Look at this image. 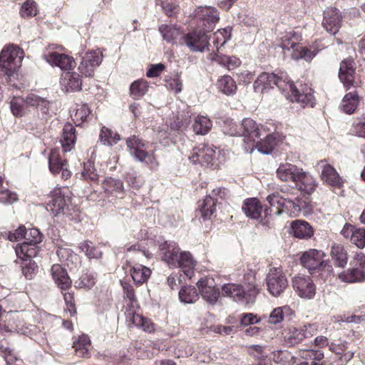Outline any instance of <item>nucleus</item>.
<instances>
[{
    "mask_svg": "<svg viewBox=\"0 0 365 365\" xmlns=\"http://www.w3.org/2000/svg\"><path fill=\"white\" fill-rule=\"evenodd\" d=\"M302 170L293 164H282L277 170V175L283 182H292L295 184Z\"/></svg>",
    "mask_w": 365,
    "mask_h": 365,
    "instance_id": "27",
    "label": "nucleus"
},
{
    "mask_svg": "<svg viewBox=\"0 0 365 365\" xmlns=\"http://www.w3.org/2000/svg\"><path fill=\"white\" fill-rule=\"evenodd\" d=\"M90 113L91 110L86 104L77 105L76 112L71 115V117L75 124L80 125L87 120Z\"/></svg>",
    "mask_w": 365,
    "mask_h": 365,
    "instance_id": "54",
    "label": "nucleus"
},
{
    "mask_svg": "<svg viewBox=\"0 0 365 365\" xmlns=\"http://www.w3.org/2000/svg\"><path fill=\"white\" fill-rule=\"evenodd\" d=\"M51 200L47 203L46 210L53 216L65 214L71 204V197L61 188H56L51 192Z\"/></svg>",
    "mask_w": 365,
    "mask_h": 365,
    "instance_id": "17",
    "label": "nucleus"
},
{
    "mask_svg": "<svg viewBox=\"0 0 365 365\" xmlns=\"http://www.w3.org/2000/svg\"><path fill=\"white\" fill-rule=\"evenodd\" d=\"M239 136L243 137V148L245 152L251 153L257 145V139H259L261 133L255 121L251 118H245L240 123Z\"/></svg>",
    "mask_w": 365,
    "mask_h": 365,
    "instance_id": "10",
    "label": "nucleus"
},
{
    "mask_svg": "<svg viewBox=\"0 0 365 365\" xmlns=\"http://www.w3.org/2000/svg\"><path fill=\"white\" fill-rule=\"evenodd\" d=\"M318 165L322 168L321 178L324 182L334 188L343 186V179L333 166L327 164L325 160H321Z\"/></svg>",
    "mask_w": 365,
    "mask_h": 365,
    "instance_id": "26",
    "label": "nucleus"
},
{
    "mask_svg": "<svg viewBox=\"0 0 365 365\" xmlns=\"http://www.w3.org/2000/svg\"><path fill=\"white\" fill-rule=\"evenodd\" d=\"M292 287L298 296L306 299H313L316 294V286L312 279L306 275H297L292 279Z\"/></svg>",
    "mask_w": 365,
    "mask_h": 365,
    "instance_id": "19",
    "label": "nucleus"
},
{
    "mask_svg": "<svg viewBox=\"0 0 365 365\" xmlns=\"http://www.w3.org/2000/svg\"><path fill=\"white\" fill-rule=\"evenodd\" d=\"M351 131L355 135L365 138V114L354 120Z\"/></svg>",
    "mask_w": 365,
    "mask_h": 365,
    "instance_id": "62",
    "label": "nucleus"
},
{
    "mask_svg": "<svg viewBox=\"0 0 365 365\" xmlns=\"http://www.w3.org/2000/svg\"><path fill=\"white\" fill-rule=\"evenodd\" d=\"M217 200L211 195H207L203 201L199 205V211L204 220L210 219L216 210Z\"/></svg>",
    "mask_w": 365,
    "mask_h": 365,
    "instance_id": "45",
    "label": "nucleus"
},
{
    "mask_svg": "<svg viewBox=\"0 0 365 365\" xmlns=\"http://www.w3.org/2000/svg\"><path fill=\"white\" fill-rule=\"evenodd\" d=\"M289 308L287 306L279 307L274 309L269 314L268 322L272 324H277L284 320V315L288 312Z\"/></svg>",
    "mask_w": 365,
    "mask_h": 365,
    "instance_id": "60",
    "label": "nucleus"
},
{
    "mask_svg": "<svg viewBox=\"0 0 365 365\" xmlns=\"http://www.w3.org/2000/svg\"><path fill=\"white\" fill-rule=\"evenodd\" d=\"M91 346V341L88 335L82 334L76 341H73V347L76 354L79 357L89 358L91 353L89 348Z\"/></svg>",
    "mask_w": 365,
    "mask_h": 365,
    "instance_id": "40",
    "label": "nucleus"
},
{
    "mask_svg": "<svg viewBox=\"0 0 365 365\" xmlns=\"http://www.w3.org/2000/svg\"><path fill=\"white\" fill-rule=\"evenodd\" d=\"M0 353L7 365H21L23 364L22 361L17 358L14 350L3 341L0 342Z\"/></svg>",
    "mask_w": 365,
    "mask_h": 365,
    "instance_id": "49",
    "label": "nucleus"
},
{
    "mask_svg": "<svg viewBox=\"0 0 365 365\" xmlns=\"http://www.w3.org/2000/svg\"><path fill=\"white\" fill-rule=\"evenodd\" d=\"M351 242L359 248L365 247V228H356L354 230Z\"/></svg>",
    "mask_w": 365,
    "mask_h": 365,
    "instance_id": "64",
    "label": "nucleus"
},
{
    "mask_svg": "<svg viewBox=\"0 0 365 365\" xmlns=\"http://www.w3.org/2000/svg\"><path fill=\"white\" fill-rule=\"evenodd\" d=\"M31 258L28 257L21 258L24 261L22 272L27 279H31L38 269L36 262L32 261Z\"/></svg>",
    "mask_w": 365,
    "mask_h": 365,
    "instance_id": "58",
    "label": "nucleus"
},
{
    "mask_svg": "<svg viewBox=\"0 0 365 365\" xmlns=\"http://www.w3.org/2000/svg\"><path fill=\"white\" fill-rule=\"evenodd\" d=\"M130 273L133 281L136 284H141L149 279L151 270L140 264H135L130 269Z\"/></svg>",
    "mask_w": 365,
    "mask_h": 365,
    "instance_id": "43",
    "label": "nucleus"
},
{
    "mask_svg": "<svg viewBox=\"0 0 365 365\" xmlns=\"http://www.w3.org/2000/svg\"><path fill=\"white\" fill-rule=\"evenodd\" d=\"M282 140V138H277L273 136L265 135L263 140H261L260 138L259 139H257V145L255 148H257L259 152L267 155L271 153L277 143Z\"/></svg>",
    "mask_w": 365,
    "mask_h": 365,
    "instance_id": "47",
    "label": "nucleus"
},
{
    "mask_svg": "<svg viewBox=\"0 0 365 365\" xmlns=\"http://www.w3.org/2000/svg\"><path fill=\"white\" fill-rule=\"evenodd\" d=\"M162 253V259L170 268H180L189 278L193 274L195 261L189 252L180 251L175 242L165 241L159 246Z\"/></svg>",
    "mask_w": 365,
    "mask_h": 365,
    "instance_id": "1",
    "label": "nucleus"
},
{
    "mask_svg": "<svg viewBox=\"0 0 365 365\" xmlns=\"http://www.w3.org/2000/svg\"><path fill=\"white\" fill-rule=\"evenodd\" d=\"M63 90L75 92L81 90L82 79L76 72H66L62 74L60 81Z\"/></svg>",
    "mask_w": 365,
    "mask_h": 365,
    "instance_id": "28",
    "label": "nucleus"
},
{
    "mask_svg": "<svg viewBox=\"0 0 365 365\" xmlns=\"http://www.w3.org/2000/svg\"><path fill=\"white\" fill-rule=\"evenodd\" d=\"M20 14L23 18H30L36 16L37 14L36 3L32 0L26 1L21 6Z\"/></svg>",
    "mask_w": 365,
    "mask_h": 365,
    "instance_id": "59",
    "label": "nucleus"
},
{
    "mask_svg": "<svg viewBox=\"0 0 365 365\" xmlns=\"http://www.w3.org/2000/svg\"><path fill=\"white\" fill-rule=\"evenodd\" d=\"M212 126V121L207 116L198 115L194 119L192 128L197 135H203L211 130Z\"/></svg>",
    "mask_w": 365,
    "mask_h": 365,
    "instance_id": "46",
    "label": "nucleus"
},
{
    "mask_svg": "<svg viewBox=\"0 0 365 365\" xmlns=\"http://www.w3.org/2000/svg\"><path fill=\"white\" fill-rule=\"evenodd\" d=\"M4 179L0 176V202L13 203L17 200V195L3 187Z\"/></svg>",
    "mask_w": 365,
    "mask_h": 365,
    "instance_id": "61",
    "label": "nucleus"
},
{
    "mask_svg": "<svg viewBox=\"0 0 365 365\" xmlns=\"http://www.w3.org/2000/svg\"><path fill=\"white\" fill-rule=\"evenodd\" d=\"M48 165L50 171L56 175L61 171L63 166L67 165L66 160L61 159L58 149H52L48 156Z\"/></svg>",
    "mask_w": 365,
    "mask_h": 365,
    "instance_id": "44",
    "label": "nucleus"
},
{
    "mask_svg": "<svg viewBox=\"0 0 365 365\" xmlns=\"http://www.w3.org/2000/svg\"><path fill=\"white\" fill-rule=\"evenodd\" d=\"M259 131L261 135H264V136L269 135L277 138H283L282 133L279 130V125L272 121H267L262 125Z\"/></svg>",
    "mask_w": 365,
    "mask_h": 365,
    "instance_id": "55",
    "label": "nucleus"
},
{
    "mask_svg": "<svg viewBox=\"0 0 365 365\" xmlns=\"http://www.w3.org/2000/svg\"><path fill=\"white\" fill-rule=\"evenodd\" d=\"M79 249L89 258H98L101 255V252L99 249L90 241H84L81 243Z\"/></svg>",
    "mask_w": 365,
    "mask_h": 365,
    "instance_id": "57",
    "label": "nucleus"
},
{
    "mask_svg": "<svg viewBox=\"0 0 365 365\" xmlns=\"http://www.w3.org/2000/svg\"><path fill=\"white\" fill-rule=\"evenodd\" d=\"M352 267L340 273L339 278L344 282L354 283L365 280V255L356 252L351 263Z\"/></svg>",
    "mask_w": 365,
    "mask_h": 365,
    "instance_id": "12",
    "label": "nucleus"
},
{
    "mask_svg": "<svg viewBox=\"0 0 365 365\" xmlns=\"http://www.w3.org/2000/svg\"><path fill=\"white\" fill-rule=\"evenodd\" d=\"M159 31L163 39L168 43L174 41L180 34V29L175 26L162 25L159 27Z\"/></svg>",
    "mask_w": 365,
    "mask_h": 365,
    "instance_id": "53",
    "label": "nucleus"
},
{
    "mask_svg": "<svg viewBox=\"0 0 365 365\" xmlns=\"http://www.w3.org/2000/svg\"><path fill=\"white\" fill-rule=\"evenodd\" d=\"M291 93L289 98L292 102L298 103L302 107H314L315 105V98L313 94V90L307 85H300V88H297L293 82L289 80L287 91Z\"/></svg>",
    "mask_w": 365,
    "mask_h": 365,
    "instance_id": "15",
    "label": "nucleus"
},
{
    "mask_svg": "<svg viewBox=\"0 0 365 365\" xmlns=\"http://www.w3.org/2000/svg\"><path fill=\"white\" fill-rule=\"evenodd\" d=\"M325 253L320 250L309 249L305 251L300 257L301 264L308 269L310 274H319L331 272L332 267L324 260Z\"/></svg>",
    "mask_w": 365,
    "mask_h": 365,
    "instance_id": "4",
    "label": "nucleus"
},
{
    "mask_svg": "<svg viewBox=\"0 0 365 365\" xmlns=\"http://www.w3.org/2000/svg\"><path fill=\"white\" fill-rule=\"evenodd\" d=\"M330 255L335 266L344 268L346 265L348 255L343 245L333 243L331 246Z\"/></svg>",
    "mask_w": 365,
    "mask_h": 365,
    "instance_id": "38",
    "label": "nucleus"
},
{
    "mask_svg": "<svg viewBox=\"0 0 365 365\" xmlns=\"http://www.w3.org/2000/svg\"><path fill=\"white\" fill-rule=\"evenodd\" d=\"M215 150L212 145L202 143L195 148L189 156L190 160L193 163H199L202 165H213Z\"/></svg>",
    "mask_w": 365,
    "mask_h": 365,
    "instance_id": "22",
    "label": "nucleus"
},
{
    "mask_svg": "<svg viewBox=\"0 0 365 365\" xmlns=\"http://www.w3.org/2000/svg\"><path fill=\"white\" fill-rule=\"evenodd\" d=\"M148 90V84L145 80L138 79L133 82L130 86V95L133 99L143 96Z\"/></svg>",
    "mask_w": 365,
    "mask_h": 365,
    "instance_id": "50",
    "label": "nucleus"
},
{
    "mask_svg": "<svg viewBox=\"0 0 365 365\" xmlns=\"http://www.w3.org/2000/svg\"><path fill=\"white\" fill-rule=\"evenodd\" d=\"M216 86L220 92L227 96L234 95L237 89L236 82L228 75H225L218 78Z\"/></svg>",
    "mask_w": 365,
    "mask_h": 365,
    "instance_id": "41",
    "label": "nucleus"
},
{
    "mask_svg": "<svg viewBox=\"0 0 365 365\" xmlns=\"http://www.w3.org/2000/svg\"><path fill=\"white\" fill-rule=\"evenodd\" d=\"M293 235L299 239H309L314 235L312 226L306 221L295 220L291 224Z\"/></svg>",
    "mask_w": 365,
    "mask_h": 365,
    "instance_id": "36",
    "label": "nucleus"
},
{
    "mask_svg": "<svg viewBox=\"0 0 365 365\" xmlns=\"http://www.w3.org/2000/svg\"><path fill=\"white\" fill-rule=\"evenodd\" d=\"M341 16L340 11L333 7H329L324 11L322 26L332 35H335L341 27Z\"/></svg>",
    "mask_w": 365,
    "mask_h": 365,
    "instance_id": "25",
    "label": "nucleus"
},
{
    "mask_svg": "<svg viewBox=\"0 0 365 365\" xmlns=\"http://www.w3.org/2000/svg\"><path fill=\"white\" fill-rule=\"evenodd\" d=\"M76 130L72 124L68 123L65 124L62 137L61 139V143L64 152H69L73 148L76 143Z\"/></svg>",
    "mask_w": 365,
    "mask_h": 365,
    "instance_id": "37",
    "label": "nucleus"
},
{
    "mask_svg": "<svg viewBox=\"0 0 365 365\" xmlns=\"http://www.w3.org/2000/svg\"><path fill=\"white\" fill-rule=\"evenodd\" d=\"M312 324L300 327H289L282 331L284 343L287 346H294L314 335Z\"/></svg>",
    "mask_w": 365,
    "mask_h": 365,
    "instance_id": "13",
    "label": "nucleus"
},
{
    "mask_svg": "<svg viewBox=\"0 0 365 365\" xmlns=\"http://www.w3.org/2000/svg\"><path fill=\"white\" fill-rule=\"evenodd\" d=\"M179 299L185 304H192L199 299L198 292L195 287L184 286L179 291Z\"/></svg>",
    "mask_w": 365,
    "mask_h": 365,
    "instance_id": "48",
    "label": "nucleus"
},
{
    "mask_svg": "<svg viewBox=\"0 0 365 365\" xmlns=\"http://www.w3.org/2000/svg\"><path fill=\"white\" fill-rule=\"evenodd\" d=\"M302 38L300 34L296 31H290L285 34L282 37L281 48L285 51H291V57L292 59L298 61L304 59L306 61H311L317 54L319 50L314 47L310 48L302 46L300 44Z\"/></svg>",
    "mask_w": 365,
    "mask_h": 365,
    "instance_id": "2",
    "label": "nucleus"
},
{
    "mask_svg": "<svg viewBox=\"0 0 365 365\" xmlns=\"http://www.w3.org/2000/svg\"><path fill=\"white\" fill-rule=\"evenodd\" d=\"M195 16L199 19L200 25L203 30L210 32L220 19V14L215 7L199 6L195 12Z\"/></svg>",
    "mask_w": 365,
    "mask_h": 365,
    "instance_id": "18",
    "label": "nucleus"
},
{
    "mask_svg": "<svg viewBox=\"0 0 365 365\" xmlns=\"http://www.w3.org/2000/svg\"><path fill=\"white\" fill-rule=\"evenodd\" d=\"M51 275L57 287L62 291L71 287V280L67 272L59 264H53L51 269Z\"/></svg>",
    "mask_w": 365,
    "mask_h": 365,
    "instance_id": "31",
    "label": "nucleus"
},
{
    "mask_svg": "<svg viewBox=\"0 0 365 365\" xmlns=\"http://www.w3.org/2000/svg\"><path fill=\"white\" fill-rule=\"evenodd\" d=\"M266 284L270 294L274 297H279L287 288L288 282L281 269L272 267L267 275Z\"/></svg>",
    "mask_w": 365,
    "mask_h": 365,
    "instance_id": "16",
    "label": "nucleus"
},
{
    "mask_svg": "<svg viewBox=\"0 0 365 365\" xmlns=\"http://www.w3.org/2000/svg\"><path fill=\"white\" fill-rule=\"evenodd\" d=\"M259 289L253 284L242 285L236 283H227L222 287L223 297L231 298L239 304L247 306L255 302Z\"/></svg>",
    "mask_w": 365,
    "mask_h": 365,
    "instance_id": "3",
    "label": "nucleus"
},
{
    "mask_svg": "<svg viewBox=\"0 0 365 365\" xmlns=\"http://www.w3.org/2000/svg\"><path fill=\"white\" fill-rule=\"evenodd\" d=\"M271 207L276 206L275 213L280 215L287 213L290 217H296L302 210V201L298 198L289 199L282 197L279 193H272L267 197Z\"/></svg>",
    "mask_w": 365,
    "mask_h": 365,
    "instance_id": "9",
    "label": "nucleus"
},
{
    "mask_svg": "<svg viewBox=\"0 0 365 365\" xmlns=\"http://www.w3.org/2000/svg\"><path fill=\"white\" fill-rule=\"evenodd\" d=\"M23 51L17 46L10 45L0 53V68L8 77L12 76L21 66Z\"/></svg>",
    "mask_w": 365,
    "mask_h": 365,
    "instance_id": "5",
    "label": "nucleus"
},
{
    "mask_svg": "<svg viewBox=\"0 0 365 365\" xmlns=\"http://www.w3.org/2000/svg\"><path fill=\"white\" fill-rule=\"evenodd\" d=\"M102 187L108 197L113 196L123 198L124 196V187L123 182L116 178H106L102 182Z\"/></svg>",
    "mask_w": 365,
    "mask_h": 365,
    "instance_id": "29",
    "label": "nucleus"
},
{
    "mask_svg": "<svg viewBox=\"0 0 365 365\" xmlns=\"http://www.w3.org/2000/svg\"><path fill=\"white\" fill-rule=\"evenodd\" d=\"M360 101V97L356 91L347 93L341 100L340 109L346 114H352Z\"/></svg>",
    "mask_w": 365,
    "mask_h": 365,
    "instance_id": "35",
    "label": "nucleus"
},
{
    "mask_svg": "<svg viewBox=\"0 0 365 365\" xmlns=\"http://www.w3.org/2000/svg\"><path fill=\"white\" fill-rule=\"evenodd\" d=\"M348 346L346 343L336 344L331 343L329 349L334 352L338 359L336 360V365H345L354 356V351L347 350Z\"/></svg>",
    "mask_w": 365,
    "mask_h": 365,
    "instance_id": "32",
    "label": "nucleus"
},
{
    "mask_svg": "<svg viewBox=\"0 0 365 365\" xmlns=\"http://www.w3.org/2000/svg\"><path fill=\"white\" fill-rule=\"evenodd\" d=\"M100 140L104 145L113 146L120 139V135L115 131L106 127H103L100 133Z\"/></svg>",
    "mask_w": 365,
    "mask_h": 365,
    "instance_id": "51",
    "label": "nucleus"
},
{
    "mask_svg": "<svg viewBox=\"0 0 365 365\" xmlns=\"http://www.w3.org/2000/svg\"><path fill=\"white\" fill-rule=\"evenodd\" d=\"M126 144L129 149V152L137 160L144 162L149 165L151 168L158 166V162L153 155L147 150L148 143L138 136L133 135L128 138Z\"/></svg>",
    "mask_w": 365,
    "mask_h": 365,
    "instance_id": "8",
    "label": "nucleus"
},
{
    "mask_svg": "<svg viewBox=\"0 0 365 365\" xmlns=\"http://www.w3.org/2000/svg\"><path fill=\"white\" fill-rule=\"evenodd\" d=\"M43 58L52 66H57L61 70H72L76 66L73 57L56 51L45 53Z\"/></svg>",
    "mask_w": 365,
    "mask_h": 365,
    "instance_id": "24",
    "label": "nucleus"
},
{
    "mask_svg": "<svg viewBox=\"0 0 365 365\" xmlns=\"http://www.w3.org/2000/svg\"><path fill=\"white\" fill-rule=\"evenodd\" d=\"M210 59L222 65L230 71L236 68L241 64V61L237 57L222 55L220 53L210 54Z\"/></svg>",
    "mask_w": 365,
    "mask_h": 365,
    "instance_id": "42",
    "label": "nucleus"
},
{
    "mask_svg": "<svg viewBox=\"0 0 365 365\" xmlns=\"http://www.w3.org/2000/svg\"><path fill=\"white\" fill-rule=\"evenodd\" d=\"M27 106L36 108L43 115L49 113L51 102L45 98H42L34 93H30L26 97Z\"/></svg>",
    "mask_w": 365,
    "mask_h": 365,
    "instance_id": "33",
    "label": "nucleus"
},
{
    "mask_svg": "<svg viewBox=\"0 0 365 365\" xmlns=\"http://www.w3.org/2000/svg\"><path fill=\"white\" fill-rule=\"evenodd\" d=\"M230 38V31L227 29H219L215 33L208 35V42L211 41V46L210 51L215 52V48L217 50V53L219 52L220 45L223 46L227 40Z\"/></svg>",
    "mask_w": 365,
    "mask_h": 365,
    "instance_id": "39",
    "label": "nucleus"
},
{
    "mask_svg": "<svg viewBox=\"0 0 365 365\" xmlns=\"http://www.w3.org/2000/svg\"><path fill=\"white\" fill-rule=\"evenodd\" d=\"M26 98L14 97L10 102V108L16 117H22L27 113Z\"/></svg>",
    "mask_w": 365,
    "mask_h": 365,
    "instance_id": "52",
    "label": "nucleus"
},
{
    "mask_svg": "<svg viewBox=\"0 0 365 365\" xmlns=\"http://www.w3.org/2000/svg\"><path fill=\"white\" fill-rule=\"evenodd\" d=\"M102 53L98 51L87 52L78 67V71L85 77L93 76L95 69L102 61Z\"/></svg>",
    "mask_w": 365,
    "mask_h": 365,
    "instance_id": "21",
    "label": "nucleus"
},
{
    "mask_svg": "<svg viewBox=\"0 0 365 365\" xmlns=\"http://www.w3.org/2000/svg\"><path fill=\"white\" fill-rule=\"evenodd\" d=\"M209 31L200 29L189 32L182 36L180 43L187 46L192 52H202L207 48L210 51L211 43L208 42Z\"/></svg>",
    "mask_w": 365,
    "mask_h": 365,
    "instance_id": "14",
    "label": "nucleus"
},
{
    "mask_svg": "<svg viewBox=\"0 0 365 365\" xmlns=\"http://www.w3.org/2000/svg\"><path fill=\"white\" fill-rule=\"evenodd\" d=\"M5 313V310L3 309L2 306L0 305V334L5 331L8 332H16L21 334H26L28 328L24 327L22 322L16 320L14 318L9 319L7 324H3L1 323V318L3 314Z\"/></svg>",
    "mask_w": 365,
    "mask_h": 365,
    "instance_id": "34",
    "label": "nucleus"
},
{
    "mask_svg": "<svg viewBox=\"0 0 365 365\" xmlns=\"http://www.w3.org/2000/svg\"><path fill=\"white\" fill-rule=\"evenodd\" d=\"M242 211L247 217L259 220V223L266 227L271 228L274 226L270 208H264L257 198H250L245 200L242 205Z\"/></svg>",
    "mask_w": 365,
    "mask_h": 365,
    "instance_id": "7",
    "label": "nucleus"
},
{
    "mask_svg": "<svg viewBox=\"0 0 365 365\" xmlns=\"http://www.w3.org/2000/svg\"><path fill=\"white\" fill-rule=\"evenodd\" d=\"M294 185L297 190L310 195L315 191L318 182L310 173L302 170Z\"/></svg>",
    "mask_w": 365,
    "mask_h": 365,
    "instance_id": "30",
    "label": "nucleus"
},
{
    "mask_svg": "<svg viewBox=\"0 0 365 365\" xmlns=\"http://www.w3.org/2000/svg\"><path fill=\"white\" fill-rule=\"evenodd\" d=\"M289 80L285 73L280 75L274 73L263 72L260 73L253 83L255 92L263 93L267 89L277 86L282 92L287 91Z\"/></svg>",
    "mask_w": 365,
    "mask_h": 365,
    "instance_id": "6",
    "label": "nucleus"
},
{
    "mask_svg": "<svg viewBox=\"0 0 365 365\" xmlns=\"http://www.w3.org/2000/svg\"><path fill=\"white\" fill-rule=\"evenodd\" d=\"M299 355L302 358L311 361L313 360L322 361L324 357L322 351L313 349H301L299 350Z\"/></svg>",
    "mask_w": 365,
    "mask_h": 365,
    "instance_id": "63",
    "label": "nucleus"
},
{
    "mask_svg": "<svg viewBox=\"0 0 365 365\" xmlns=\"http://www.w3.org/2000/svg\"><path fill=\"white\" fill-rule=\"evenodd\" d=\"M202 297L210 304L214 305L220 297V290L215 285L212 278L200 279L197 282Z\"/></svg>",
    "mask_w": 365,
    "mask_h": 365,
    "instance_id": "23",
    "label": "nucleus"
},
{
    "mask_svg": "<svg viewBox=\"0 0 365 365\" xmlns=\"http://www.w3.org/2000/svg\"><path fill=\"white\" fill-rule=\"evenodd\" d=\"M43 235L36 228L26 230L23 242L16 247V254L19 258L34 257L37 252L36 245L42 241Z\"/></svg>",
    "mask_w": 365,
    "mask_h": 365,
    "instance_id": "11",
    "label": "nucleus"
},
{
    "mask_svg": "<svg viewBox=\"0 0 365 365\" xmlns=\"http://www.w3.org/2000/svg\"><path fill=\"white\" fill-rule=\"evenodd\" d=\"M81 176L86 180L96 182L98 180L99 175L91 161L83 163V169L81 171Z\"/></svg>",
    "mask_w": 365,
    "mask_h": 365,
    "instance_id": "56",
    "label": "nucleus"
},
{
    "mask_svg": "<svg viewBox=\"0 0 365 365\" xmlns=\"http://www.w3.org/2000/svg\"><path fill=\"white\" fill-rule=\"evenodd\" d=\"M339 78L346 90L351 86L358 87L361 84L355 73L354 62L352 59H345L340 63Z\"/></svg>",
    "mask_w": 365,
    "mask_h": 365,
    "instance_id": "20",
    "label": "nucleus"
}]
</instances>
